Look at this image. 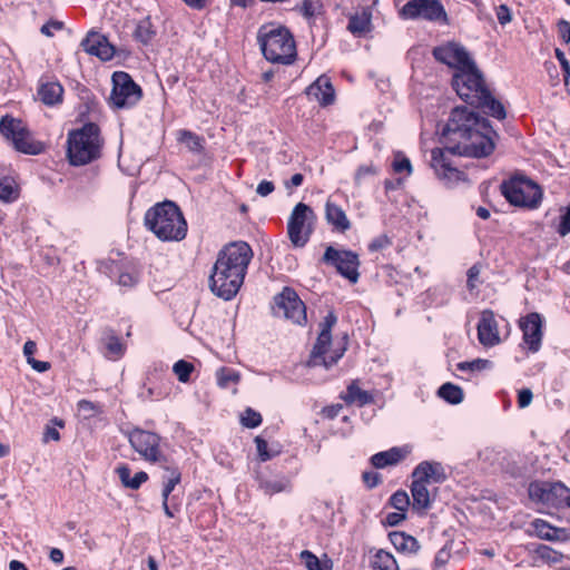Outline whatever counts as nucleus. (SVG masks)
I'll use <instances>...</instances> for the list:
<instances>
[{
	"label": "nucleus",
	"instance_id": "36",
	"mask_svg": "<svg viewBox=\"0 0 570 570\" xmlns=\"http://www.w3.org/2000/svg\"><path fill=\"white\" fill-rule=\"evenodd\" d=\"M178 140L193 153H202L204 149V139L189 130H180Z\"/></svg>",
	"mask_w": 570,
	"mask_h": 570
},
{
	"label": "nucleus",
	"instance_id": "9",
	"mask_svg": "<svg viewBox=\"0 0 570 570\" xmlns=\"http://www.w3.org/2000/svg\"><path fill=\"white\" fill-rule=\"evenodd\" d=\"M111 81L112 89L108 102L112 109L131 108L141 99L142 90L129 73L115 71Z\"/></svg>",
	"mask_w": 570,
	"mask_h": 570
},
{
	"label": "nucleus",
	"instance_id": "20",
	"mask_svg": "<svg viewBox=\"0 0 570 570\" xmlns=\"http://www.w3.org/2000/svg\"><path fill=\"white\" fill-rule=\"evenodd\" d=\"M412 478L421 483H441L445 481L444 468L439 462L423 461L412 472Z\"/></svg>",
	"mask_w": 570,
	"mask_h": 570
},
{
	"label": "nucleus",
	"instance_id": "49",
	"mask_svg": "<svg viewBox=\"0 0 570 570\" xmlns=\"http://www.w3.org/2000/svg\"><path fill=\"white\" fill-rule=\"evenodd\" d=\"M391 244L392 240L387 235H380L370 243L368 249L371 252H377L389 247Z\"/></svg>",
	"mask_w": 570,
	"mask_h": 570
},
{
	"label": "nucleus",
	"instance_id": "59",
	"mask_svg": "<svg viewBox=\"0 0 570 570\" xmlns=\"http://www.w3.org/2000/svg\"><path fill=\"white\" fill-rule=\"evenodd\" d=\"M393 169L395 173H402L406 170L407 175L412 173V165L409 158L402 157L401 159H395L393 163Z\"/></svg>",
	"mask_w": 570,
	"mask_h": 570
},
{
	"label": "nucleus",
	"instance_id": "34",
	"mask_svg": "<svg viewBox=\"0 0 570 570\" xmlns=\"http://www.w3.org/2000/svg\"><path fill=\"white\" fill-rule=\"evenodd\" d=\"M371 14L363 12L362 14H354L350 18L347 29L353 35H363L370 30Z\"/></svg>",
	"mask_w": 570,
	"mask_h": 570
},
{
	"label": "nucleus",
	"instance_id": "21",
	"mask_svg": "<svg viewBox=\"0 0 570 570\" xmlns=\"http://www.w3.org/2000/svg\"><path fill=\"white\" fill-rule=\"evenodd\" d=\"M305 94L311 100L318 101L322 106L333 104L335 98L334 88L328 78L321 76L313 83H311Z\"/></svg>",
	"mask_w": 570,
	"mask_h": 570
},
{
	"label": "nucleus",
	"instance_id": "28",
	"mask_svg": "<svg viewBox=\"0 0 570 570\" xmlns=\"http://www.w3.org/2000/svg\"><path fill=\"white\" fill-rule=\"evenodd\" d=\"M532 525L540 539L548 541H559L567 539L564 529L554 528L544 520L537 519L532 522Z\"/></svg>",
	"mask_w": 570,
	"mask_h": 570
},
{
	"label": "nucleus",
	"instance_id": "27",
	"mask_svg": "<svg viewBox=\"0 0 570 570\" xmlns=\"http://www.w3.org/2000/svg\"><path fill=\"white\" fill-rule=\"evenodd\" d=\"M409 451L401 448H392L389 451H383L374 454L371 458V463L377 469H383L387 465L396 464L403 460Z\"/></svg>",
	"mask_w": 570,
	"mask_h": 570
},
{
	"label": "nucleus",
	"instance_id": "15",
	"mask_svg": "<svg viewBox=\"0 0 570 570\" xmlns=\"http://www.w3.org/2000/svg\"><path fill=\"white\" fill-rule=\"evenodd\" d=\"M274 312L283 315L294 324L302 325L306 322V308L296 292L289 287L284 289L274 298Z\"/></svg>",
	"mask_w": 570,
	"mask_h": 570
},
{
	"label": "nucleus",
	"instance_id": "10",
	"mask_svg": "<svg viewBox=\"0 0 570 570\" xmlns=\"http://www.w3.org/2000/svg\"><path fill=\"white\" fill-rule=\"evenodd\" d=\"M315 220V214L312 208L298 203L292 210L287 223V234L291 243L295 247H304L313 232L312 224Z\"/></svg>",
	"mask_w": 570,
	"mask_h": 570
},
{
	"label": "nucleus",
	"instance_id": "58",
	"mask_svg": "<svg viewBox=\"0 0 570 570\" xmlns=\"http://www.w3.org/2000/svg\"><path fill=\"white\" fill-rule=\"evenodd\" d=\"M62 28H63V23L61 21L50 20L41 27L40 31L46 37H52L53 36L52 29L61 30Z\"/></svg>",
	"mask_w": 570,
	"mask_h": 570
},
{
	"label": "nucleus",
	"instance_id": "2",
	"mask_svg": "<svg viewBox=\"0 0 570 570\" xmlns=\"http://www.w3.org/2000/svg\"><path fill=\"white\" fill-rule=\"evenodd\" d=\"M253 250L245 242L226 245L217 255L209 276V288L225 301L232 299L244 283Z\"/></svg>",
	"mask_w": 570,
	"mask_h": 570
},
{
	"label": "nucleus",
	"instance_id": "26",
	"mask_svg": "<svg viewBox=\"0 0 570 570\" xmlns=\"http://www.w3.org/2000/svg\"><path fill=\"white\" fill-rule=\"evenodd\" d=\"M411 493L413 498L412 508L420 513L425 512L431 507V495L428 490V484L421 483L413 479L411 485Z\"/></svg>",
	"mask_w": 570,
	"mask_h": 570
},
{
	"label": "nucleus",
	"instance_id": "44",
	"mask_svg": "<svg viewBox=\"0 0 570 570\" xmlns=\"http://www.w3.org/2000/svg\"><path fill=\"white\" fill-rule=\"evenodd\" d=\"M244 426L254 429L262 423V415L250 407H247L240 416Z\"/></svg>",
	"mask_w": 570,
	"mask_h": 570
},
{
	"label": "nucleus",
	"instance_id": "19",
	"mask_svg": "<svg viewBox=\"0 0 570 570\" xmlns=\"http://www.w3.org/2000/svg\"><path fill=\"white\" fill-rule=\"evenodd\" d=\"M478 337L480 343L487 347H492L501 342L498 322L494 317V313L490 309H485L481 313L478 324Z\"/></svg>",
	"mask_w": 570,
	"mask_h": 570
},
{
	"label": "nucleus",
	"instance_id": "30",
	"mask_svg": "<svg viewBox=\"0 0 570 570\" xmlns=\"http://www.w3.org/2000/svg\"><path fill=\"white\" fill-rule=\"evenodd\" d=\"M63 88L58 82H48L41 85L38 95L45 105L52 106L61 101Z\"/></svg>",
	"mask_w": 570,
	"mask_h": 570
},
{
	"label": "nucleus",
	"instance_id": "41",
	"mask_svg": "<svg viewBox=\"0 0 570 570\" xmlns=\"http://www.w3.org/2000/svg\"><path fill=\"white\" fill-rule=\"evenodd\" d=\"M239 374L233 368L222 367L217 372V382L222 387H228L230 383H237Z\"/></svg>",
	"mask_w": 570,
	"mask_h": 570
},
{
	"label": "nucleus",
	"instance_id": "53",
	"mask_svg": "<svg viewBox=\"0 0 570 570\" xmlns=\"http://www.w3.org/2000/svg\"><path fill=\"white\" fill-rule=\"evenodd\" d=\"M362 478L368 489L377 487L382 481L381 475L373 471L364 472Z\"/></svg>",
	"mask_w": 570,
	"mask_h": 570
},
{
	"label": "nucleus",
	"instance_id": "25",
	"mask_svg": "<svg viewBox=\"0 0 570 570\" xmlns=\"http://www.w3.org/2000/svg\"><path fill=\"white\" fill-rule=\"evenodd\" d=\"M389 538L393 547L400 552L415 554L421 549L419 541L405 532L393 531L389 534Z\"/></svg>",
	"mask_w": 570,
	"mask_h": 570
},
{
	"label": "nucleus",
	"instance_id": "4",
	"mask_svg": "<svg viewBox=\"0 0 570 570\" xmlns=\"http://www.w3.org/2000/svg\"><path fill=\"white\" fill-rule=\"evenodd\" d=\"M145 225L160 240H181L186 237L187 223L179 207L169 200L157 204L145 214Z\"/></svg>",
	"mask_w": 570,
	"mask_h": 570
},
{
	"label": "nucleus",
	"instance_id": "8",
	"mask_svg": "<svg viewBox=\"0 0 570 570\" xmlns=\"http://www.w3.org/2000/svg\"><path fill=\"white\" fill-rule=\"evenodd\" d=\"M501 193L514 206L537 208L542 200V190L534 181L514 176L501 184Z\"/></svg>",
	"mask_w": 570,
	"mask_h": 570
},
{
	"label": "nucleus",
	"instance_id": "17",
	"mask_svg": "<svg viewBox=\"0 0 570 570\" xmlns=\"http://www.w3.org/2000/svg\"><path fill=\"white\" fill-rule=\"evenodd\" d=\"M520 328L523 334V341L528 348L535 353L541 347L542 342V318L539 313H529L520 320Z\"/></svg>",
	"mask_w": 570,
	"mask_h": 570
},
{
	"label": "nucleus",
	"instance_id": "7",
	"mask_svg": "<svg viewBox=\"0 0 570 570\" xmlns=\"http://www.w3.org/2000/svg\"><path fill=\"white\" fill-rule=\"evenodd\" d=\"M337 322V317L333 312H330L321 323V332L311 352L308 361L309 366L323 365L325 368H330L343 357L346 351V342L343 346L334 348L330 356L326 353L332 344V328Z\"/></svg>",
	"mask_w": 570,
	"mask_h": 570
},
{
	"label": "nucleus",
	"instance_id": "64",
	"mask_svg": "<svg viewBox=\"0 0 570 570\" xmlns=\"http://www.w3.org/2000/svg\"><path fill=\"white\" fill-rule=\"evenodd\" d=\"M50 440L59 441L60 440V433L58 432V430L56 428L47 425L46 430H45V433H43L42 441L45 443H47Z\"/></svg>",
	"mask_w": 570,
	"mask_h": 570
},
{
	"label": "nucleus",
	"instance_id": "38",
	"mask_svg": "<svg viewBox=\"0 0 570 570\" xmlns=\"http://www.w3.org/2000/svg\"><path fill=\"white\" fill-rule=\"evenodd\" d=\"M155 36L150 21L142 20L135 30V38L144 45H147Z\"/></svg>",
	"mask_w": 570,
	"mask_h": 570
},
{
	"label": "nucleus",
	"instance_id": "37",
	"mask_svg": "<svg viewBox=\"0 0 570 570\" xmlns=\"http://www.w3.org/2000/svg\"><path fill=\"white\" fill-rule=\"evenodd\" d=\"M535 553L538 554V557L541 560H543L550 564H557V563L562 562V560H563V554L561 552L550 548L549 546H544V544H540L535 549Z\"/></svg>",
	"mask_w": 570,
	"mask_h": 570
},
{
	"label": "nucleus",
	"instance_id": "32",
	"mask_svg": "<svg viewBox=\"0 0 570 570\" xmlns=\"http://www.w3.org/2000/svg\"><path fill=\"white\" fill-rule=\"evenodd\" d=\"M19 196V187L13 178L2 177L0 179V200L3 203H12Z\"/></svg>",
	"mask_w": 570,
	"mask_h": 570
},
{
	"label": "nucleus",
	"instance_id": "43",
	"mask_svg": "<svg viewBox=\"0 0 570 570\" xmlns=\"http://www.w3.org/2000/svg\"><path fill=\"white\" fill-rule=\"evenodd\" d=\"M410 498L403 490H399L390 498V504L397 511L405 512L410 505Z\"/></svg>",
	"mask_w": 570,
	"mask_h": 570
},
{
	"label": "nucleus",
	"instance_id": "39",
	"mask_svg": "<svg viewBox=\"0 0 570 570\" xmlns=\"http://www.w3.org/2000/svg\"><path fill=\"white\" fill-rule=\"evenodd\" d=\"M460 371L481 372L492 367V362L485 358H475L471 362H461L458 365Z\"/></svg>",
	"mask_w": 570,
	"mask_h": 570
},
{
	"label": "nucleus",
	"instance_id": "13",
	"mask_svg": "<svg viewBox=\"0 0 570 570\" xmlns=\"http://www.w3.org/2000/svg\"><path fill=\"white\" fill-rule=\"evenodd\" d=\"M128 440L132 449L139 455L153 463H167V459L159 449L160 436L154 432L134 429L128 433Z\"/></svg>",
	"mask_w": 570,
	"mask_h": 570
},
{
	"label": "nucleus",
	"instance_id": "57",
	"mask_svg": "<svg viewBox=\"0 0 570 570\" xmlns=\"http://www.w3.org/2000/svg\"><path fill=\"white\" fill-rule=\"evenodd\" d=\"M481 273V267L479 265H473L468 271V287L469 289H474L476 287V281L479 279Z\"/></svg>",
	"mask_w": 570,
	"mask_h": 570
},
{
	"label": "nucleus",
	"instance_id": "56",
	"mask_svg": "<svg viewBox=\"0 0 570 570\" xmlns=\"http://www.w3.org/2000/svg\"><path fill=\"white\" fill-rule=\"evenodd\" d=\"M116 473L118 474V476H119V479L121 481V484L125 488L129 489V483H130V480H131V476H130L131 470H130V468L128 465H126V464H121V465L117 466Z\"/></svg>",
	"mask_w": 570,
	"mask_h": 570
},
{
	"label": "nucleus",
	"instance_id": "63",
	"mask_svg": "<svg viewBox=\"0 0 570 570\" xmlns=\"http://www.w3.org/2000/svg\"><path fill=\"white\" fill-rule=\"evenodd\" d=\"M558 30L560 37L566 43L570 42V22L567 20H560L558 23Z\"/></svg>",
	"mask_w": 570,
	"mask_h": 570
},
{
	"label": "nucleus",
	"instance_id": "54",
	"mask_svg": "<svg viewBox=\"0 0 570 570\" xmlns=\"http://www.w3.org/2000/svg\"><path fill=\"white\" fill-rule=\"evenodd\" d=\"M558 233L560 236H566L570 233V205L567 207L566 213L561 216Z\"/></svg>",
	"mask_w": 570,
	"mask_h": 570
},
{
	"label": "nucleus",
	"instance_id": "11",
	"mask_svg": "<svg viewBox=\"0 0 570 570\" xmlns=\"http://www.w3.org/2000/svg\"><path fill=\"white\" fill-rule=\"evenodd\" d=\"M1 135L10 140L18 151L29 155H37L41 151V145L33 142L30 132L20 119L11 116H3L0 120Z\"/></svg>",
	"mask_w": 570,
	"mask_h": 570
},
{
	"label": "nucleus",
	"instance_id": "48",
	"mask_svg": "<svg viewBox=\"0 0 570 570\" xmlns=\"http://www.w3.org/2000/svg\"><path fill=\"white\" fill-rule=\"evenodd\" d=\"M255 444H256L257 453H258L261 461L265 462L267 460H271L274 456V454L268 452L267 442L263 438L256 436Z\"/></svg>",
	"mask_w": 570,
	"mask_h": 570
},
{
	"label": "nucleus",
	"instance_id": "3",
	"mask_svg": "<svg viewBox=\"0 0 570 570\" xmlns=\"http://www.w3.org/2000/svg\"><path fill=\"white\" fill-rule=\"evenodd\" d=\"M452 87L466 104L484 109L489 116L499 120L505 118L503 105L488 89L483 75L475 62L463 71L453 73Z\"/></svg>",
	"mask_w": 570,
	"mask_h": 570
},
{
	"label": "nucleus",
	"instance_id": "47",
	"mask_svg": "<svg viewBox=\"0 0 570 570\" xmlns=\"http://www.w3.org/2000/svg\"><path fill=\"white\" fill-rule=\"evenodd\" d=\"M556 57L558 58L560 66H561L563 81L566 85H568L569 78H570V62L566 58L564 52L558 48L556 49Z\"/></svg>",
	"mask_w": 570,
	"mask_h": 570
},
{
	"label": "nucleus",
	"instance_id": "52",
	"mask_svg": "<svg viewBox=\"0 0 570 570\" xmlns=\"http://www.w3.org/2000/svg\"><path fill=\"white\" fill-rule=\"evenodd\" d=\"M533 400V393L530 389H522L518 393V406L524 409L531 404Z\"/></svg>",
	"mask_w": 570,
	"mask_h": 570
},
{
	"label": "nucleus",
	"instance_id": "29",
	"mask_svg": "<svg viewBox=\"0 0 570 570\" xmlns=\"http://www.w3.org/2000/svg\"><path fill=\"white\" fill-rule=\"evenodd\" d=\"M160 466L168 473L164 476L161 498L169 500L170 493L174 491L175 487L180 483L181 473L176 465L169 464L168 461L167 463H160Z\"/></svg>",
	"mask_w": 570,
	"mask_h": 570
},
{
	"label": "nucleus",
	"instance_id": "5",
	"mask_svg": "<svg viewBox=\"0 0 570 570\" xmlns=\"http://www.w3.org/2000/svg\"><path fill=\"white\" fill-rule=\"evenodd\" d=\"M263 56L273 63L291 65L296 59V45L289 30L274 23L263 24L257 32Z\"/></svg>",
	"mask_w": 570,
	"mask_h": 570
},
{
	"label": "nucleus",
	"instance_id": "23",
	"mask_svg": "<svg viewBox=\"0 0 570 570\" xmlns=\"http://www.w3.org/2000/svg\"><path fill=\"white\" fill-rule=\"evenodd\" d=\"M346 404H355L360 407L374 403V396L371 392L362 390L358 385V381H352L346 392L341 396Z\"/></svg>",
	"mask_w": 570,
	"mask_h": 570
},
{
	"label": "nucleus",
	"instance_id": "46",
	"mask_svg": "<svg viewBox=\"0 0 570 570\" xmlns=\"http://www.w3.org/2000/svg\"><path fill=\"white\" fill-rule=\"evenodd\" d=\"M321 9L322 4L320 0H304L299 7L301 13L307 19L320 13Z\"/></svg>",
	"mask_w": 570,
	"mask_h": 570
},
{
	"label": "nucleus",
	"instance_id": "40",
	"mask_svg": "<svg viewBox=\"0 0 570 570\" xmlns=\"http://www.w3.org/2000/svg\"><path fill=\"white\" fill-rule=\"evenodd\" d=\"M173 371L180 382L186 383L194 371V365L185 360H179L174 364Z\"/></svg>",
	"mask_w": 570,
	"mask_h": 570
},
{
	"label": "nucleus",
	"instance_id": "24",
	"mask_svg": "<svg viewBox=\"0 0 570 570\" xmlns=\"http://www.w3.org/2000/svg\"><path fill=\"white\" fill-rule=\"evenodd\" d=\"M325 218L327 223L338 232L343 233L351 228V222L343 208L334 204L331 199L325 204Z\"/></svg>",
	"mask_w": 570,
	"mask_h": 570
},
{
	"label": "nucleus",
	"instance_id": "18",
	"mask_svg": "<svg viewBox=\"0 0 570 570\" xmlns=\"http://www.w3.org/2000/svg\"><path fill=\"white\" fill-rule=\"evenodd\" d=\"M81 47L87 53L96 56L104 61H108L115 56V47L99 32H89L81 41Z\"/></svg>",
	"mask_w": 570,
	"mask_h": 570
},
{
	"label": "nucleus",
	"instance_id": "55",
	"mask_svg": "<svg viewBox=\"0 0 570 570\" xmlns=\"http://www.w3.org/2000/svg\"><path fill=\"white\" fill-rule=\"evenodd\" d=\"M406 518L405 512H391L385 517L383 524L389 527H395L400 524Z\"/></svg>",
	"mask_w": 570,
	"mask_h": 570
},
{
	"label": "nucleus",
	"instance_id": "1",
	"mask_svg": "<svg viewBox=\"0 0 570 570\" xmlns=\"http://www.w3.org/2000/svg\"><path fill=\"white\" fill-rule=\"evenodd\" d=\"M488 119L468 107H455L440 132L442 148L431 151V167L443 184L450 188L466 181L464 171L459 170L449 155L481 158L489 156L494 144Z\"/></svg>",
	"mask_w": 570,
	"mask_h": 570
},
{
	"label": "nucleus",
	"instance_id": "16",
	"mask_svg": "<svg viewBox=\"0 0 570 570\" xmlns=\"http://www.w3.org/2000/svg\"><path fill=\"white\" fill-rule=\"evenodd\" d=\"M323 261L326 264L335 266L337 272L350 279L352 283H356L358 279V255L352 250H337L332 246L325 249Z\"/></svg>",
	"mask_w": 570,
	"mask_h": 570
},
{
	"label": "nucleus",
	"instance_id": "51",
	"mask_svg": "<svg viewBox=\"0 0 570 570\" xmlns=\"http://www.w3.org/2000/svg\"><path fill=\"white\" fill-rule=\"evenodd\" d=\"M497 18L500 24L505 26L512 20L511 10L507 4H500L497 8Z\"/></svg>",
	"mask_w": 570,
	"mask_h": 570
},
{
	"label": "nucleus",
	"instance_id": "61",
	"mask_svg": "<svg viewBox=\"0 0 570 570\" xmlns=\"http://www.w3.org/2000/svg\"><path fill=\"white\" fill-rule=\"evenodd\" d=\"M376 174V169L373 165H363V166H360L356 170V174H355V181L357 184L361 183L362 178L366 175H375Z\"/></svg>",
	"mask_w": 570,
	"mask_h": 570
},
{
	"label": "nucleus",
	"instance_id": "6",
	"mask_svg": "<svg viewBox=\"0 0 570 570\" xmlns=\"http://www.w3.org/2000/svg\"><path fill=\"white\" fill-rule=\"evenodd\" d=\"M104 139L100 128L94 122L85 124L81 128L71 130L67 139V157L72 166L90 164L101 156Z\"/></svg>",
	"mask_w": 570,
	"mask_h": 570
},
{
	"label": "nucleus",
	"instance_id": "12",
	"mask_svg": "<svg viewBox=\"0 0 570 570\" xmlns=\"http://www.w3.org/2000/svg\"><path fill=\"white\" fill-rule=\"evenodd\" d=\"M432 56L438 62L454 69V72H461L475 62L466 48L456 41H446L434 47Z\"/></svg>",
	"mask_w": 570,
	"mask_h": 570
},
{
	"label": "nucleus",
	"instance_id": "62",
	"mask_svg": "<svg viewBox=\"0 0 570 570\" xmlns=\"http://www.w3.org/2000/svg\"><path fill=\"white\" fill-rule=\"evenodd\" d=\"M148 480V474L144 471L137 472L130 480L129 489L137 490Z\"/></svg>",
	"mask_w": 570,
	"mask_h": 570
},
{
	"label": "nucleus",
	"instance_id": "33",
	"mask_svg": "<svg viewBox=\"0 0 570 570\" xmlns=\"http://www.w3.org/2000/svg\"><path fill=\"white\" fill-rule=\"evenodd\" d=\"M373 567L380 570H400L394 556L383 549L379 550L373 559Z\"/></svg>",
	"mask_w": 570,
	"mask_h": 570
},
{
	"label": "nucleus",
	"instance_id": "22",
	"mask_svg": "<svg viewBox=\"0 0 570 570\" xmlns=\"http://www.w3.org/2000/svg\"><path fill=\"white\" fill-rule=\"evenodd\" d=\"M256 480L258 482V488L267 495L289 491L292 488L291 480L285 475L267 478L263 473H258Z\"/></svg>",
	"mask_w": 570,
	"mask_h": 570
},
{
	"label": "nucleus",
	"instance_id": "35",
	"mask_svg": "<svg viewBox=\"0 0 570 570\" xmlns=\"http://www.w3.org/2000/svg\"><path fill=\"white\" fill-rule=\"evenodd\" d=\"M439 396L451 404H459L463 401V391L458 385L445 383L439 389Z\"/></svg>",
	"mask_w": 570,
	"mask_h": 570
},
{
	"label": "nucleus",
	"instance_id": "50",
	"mask_svg": "<svg viewBox=\"0 0 570 570\" xmlns=\"http://www.w3.org/2000/svg\"><path fill=\"white\" fill-rule=\"evenodd\" d=\"M106 347L111 355L121 356L124 354V345L117 336H110Z\"/></svg>",
	"mask_w": 570,
	"mask_h": 570
},
{
	"label": "nucleus",
	"instance_id": "45",
	"mask_svg": "<svg viewBox=\"0 0 570 570\" xmlns=\"http://www.w3.org/2000/svg\"><path fill=\"white\" fill-rule=\"evenodd\" d=\"M301 558L307 570H331V568L323 567L320 559L308 550L302 551Z\"/></svg>",
	"mask_w": 570,
	"mask_h": 570
},
{
	"label": "nucleus",
	"instance_id": "60",
	"mask_svg": "<svg viewBox=\"0 0 570 570\" xmlns=\"http://www.w3.org/2000/svg\"><path fill=\"white\" fill-rule=\"evenodd\" d=\"M275 189V186L272 181L269 180H262L258 185H257V188H256V193L257 195L262 196V197H266L268 196L269 194H272Z\"/></svg>",
	"mask_w": 570,
	"mask_h": 570
},
{
	"label": "nucleus",
	"instance_id": "14",
	"mask_svg": "<svg viewBox=\"0 0 570 570\" xmlns=\"http://www.w3.org/2000/svg\"><path fill=\"white\" fill-rule=\"evenodd\" d=\"M403 19L448 22V14L440 0H410L400 10Z\"/></svg>",
	"mask_w": 570,
	"mask_h": 570
},
{
	"label": "nucleus",
	"instance_id": "31",
	"mask_svg": "<svg viewBox=\"0 0 570 570\" xmlns=\"http://www.w3.org/2000/svg\"><path fill=\"white\" fill-rule=\"evenodd\" d=\"M547 489L551 502L549 505L558 507L562 501L570 508V489L562 482L547 483Z\"/></svg>",
	"mask_w": 570,
	"mask_h": 570
},
{
	"label": "nucleus",
	"instance_id": "42",
	"mask_svg": "<svg viewBox=\"0 0 570 570\" xmlns=\"http://www.w3.org/2000/svg\"><path fill=\"white\" fill-rule=\"evenodd\" d=\"M529 494L532 499L538 500L544 504H549V502H551L547 489V483H531L529 487Z\"/></svg>",
	"mask_w": 570,
	"mask_h": 570
}]
</instances>
